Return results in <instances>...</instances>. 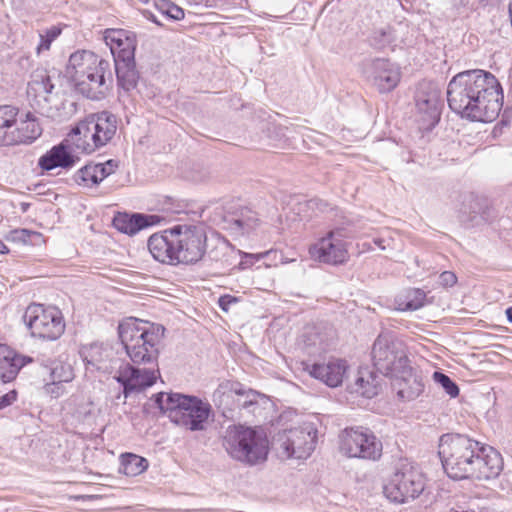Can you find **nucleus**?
<instances>
[{
  "mask_svg": "<svg viewBox=\"0 0 512 512\" xmlns=\"http://www.w3.org/2000/svg\"><path fill=\"white\" fill-rule=\"evenodd\" d=\"M96 133L93 131L87 117L81 120L67 136L74 149L85 154H91L100 148L96 141Z\"/></svg>",
  "mask_w": 512,
  "mask_h": 512,
  "instance_id": "5701e85b",
  "label": "nucleus"
},
{
  "mask_svg": "<svg viewBox=\"0 0 512 512\" xmlns=\"http://www.w3.org/2000/svg\"><path fill=\"white\" fill-rule=\"evenodd\" d=\"M258 222L259 219L257 214L251 210L246 209L245 211L241 212L240 217L232 220L231 229L236 234L249 233L257 227Z\"/></svg>",
  "mask_w": 512,
  "mask_h": 512,
  "instance_id": "72a5a7b5",
  "label": "nucleus"
},
{
  "mask_svg": "<svg viewBox=\"0 0 512 512\" xmlns=\"http://www.w3.org/2000/svg\"><path fill=\"white\" fill-rule=\"evenodd\" d=\"M11 134L12 143L10 145L32 143L41 136L42 128L37 119L31 113H27L26 119L17 120Z\"/></svg>",
  "mask_w": 512,
  "mask_h": 512,
  "instance_id": "cd10ccee",
  "label": "nucleus"
},
{
  "mask_svg": "<svg viewBox=\"0 0 512 512\" xmlns=\"http://www.w3.org/2000/svg\"><path fill=\"white\" fill-rule=\"evenodd\" d=\"M450 109L461 117L491 122L503 105V91L497 78L484 70H467L455 75L447 87Z\"/></svg>",
  "mask_w": 512,
  "mask_h": 512,
  "instance_id": "f03ea898",
  "label": "nucleus"
},
{
  "mask_svg": "<svg viewBox=\"0 0 512 512\" xmlns=\"http://www.w3.org/2000/svg\"><path fill=\"white\" fill-rule=\"evenodd\" d=\"M458 218L467 227L482 225L490 218V207L484 199L470 195L459 208Z\"/></svg>",
  "mask_w": 512,
  "mask_h": 512,
  "instance_id": "412c9836",
  "label": "nucleus"
},
{
  "mask_svg": "<svg viewBox=\"0 0 512 512\" xmlns=\"http://www.w3.org/2000/svg\"><path fill=\"white\" fill-rule=\"evenodd\" d=\"M68 382L53 381L48 382L44 385L43 390L45 394L50 395L53 398H59L67 393L65 384Z\"/></svg>",
  "mask_w": 512,
  "mask_h": 512,
  "instance_id": "ea45409f",
  "label": "nucleus"
},
{
  "mask_svg": "<svg viewBox=\"0 0 512 512\" xmlns=\"http://www.w3.org/2000/svg\"><path fill=\"white\" fill-rule=\"evenodd\" d=\"M111 81L112 74L110 68H108L88 73L84 77L76 79L73 83L77 92L83 96L92 100H100L108 92Z\"/></svg>",
  "mask_w": 512,
  "mask_h": 512,
  "instance_id": "dca6fc26",
  "label": "nucleus"
},
{
  "mask_svg": "<svg viewBox=\"0 0 512 512\" xmlns=\"http://www.w3.org/2000/svg\"><path fill=\"white\" fill-rule=\"evenodd\" d=\"M438 454L448 477L454 480H490L503 469L499 452L460 434L443 435Z\"/></svg>",
  "mask_w": 512,
  "mask_h": 512,
  "instance_id": "7ed1b4c3",
  "label": "nucleus"
},
{
  "mask_svg": "<svg viewBox=\"0 0 512 512\" xmlns=\"http://www.w3.org/2000/svg\"><path fill=\"white\" fill-rule=\"evenodd\" d=\"M23 319L31 336L41 339L56 340L65 329L61 311L52 306L31 304L26 308Z\"/></svg>",
  "mask_w": 512,
  "mask_h": 512,
  "instance_id": "9d476101",
  "label": "nucleus"
},
{
  "mask_svg": "<svg viewBox=\"0 0 512 512\" xmlns=\"http://www.w3.org/2000/svg\"><path fill=\"white\" fill-rule=\"evenodd\" d=\"M155 402L171 422L190 431L204 430L212 414L211 405L196 396L161 392Z\"/></svg>",
  "mask_w": 512,
  "mask_h": 512,
  "instance_id": "39448f33",
  "label": "nucleus"
},
{
  "mask_svg": "<svg viewBox=\"0 0 512 512\" xmlns=\"http://www.w3.org/2000/svg\"><path fill=\"white\" fill-rule=\"evenodd\" d=\"M79 161V157L73 153V147L67 138L54 145L38 160V166L43 171H51L55 168L69 170Z\"/></svg>",
  "mask_w": 512,
  "mask_h": 512,
  "instance_id": "f3484780",
  "label": "nucleus"
},
{
  "mask_svg": "<svg viewBox=\"0 0 512 512\" xmlns=\"http://www.w3.org/2000/svg\"><path fill=\"white\" fill-rule=\"evenodd\" d=\"M91 413V410H88V412L85 413V417Z\"/></svg>",
  "mask_w": 512,
  "mask_h": 512,
  "instance_id": "4d7b16f0",
  "label": "nucleus"
},
{
  "mask_svg": "<svg viewBox=\"0 0 512 512\" xmlns=\"http://www.w3.org/2000/svg\"><path fill=\"white\" fill-rule=\"evenodd\" d=\"M161 217L141 213L119 212L113 218V226L121 233L133 236L139 231L158 224Z\"/></svg>",
  "mask_w": 512,
  "mask_h": 512,
  "instance_id": "4be33fe9",
  "label": "nucleus"
},
{
  "mask_svg": "<svg viewBox=\"0 0 512 512\" xmlns=\"http://www.w3.org/2000/svg\"><path fill=\"white\" fill-rule=\"evenodd\" d=\"M153 258L166 264H195L205 255L207 235L197 225H175L151 235L147 243Z\"/></svg>",
  "mask_w": 512,
  "mask_h": 512,
  "instance_id": "20e7f679",
  "label": "nucleus"
},
{
  "mask_svg": "<svg viewBox=\"0 0 512 512\" xmlns=\"http://www.w3.org/2000/svg\"><path fill=\"white\" fill-rule=\"evenodd\" d=\"M237 302V298L231 295H223L219 298L218 304L220 308L227 312L230 308V306Z\"/></svg>",
  "mask_w": 512,
  "mask_h": 512,
  "instance_id": "c03bdc74",
  "label": "nucleus"
},
{
  "mask_svg": "<svg viewBox=\"0 0 512 512\" xmlns=\"http://www.w3.org/2000/svg\"><path fill=\"white\" fill-rule=\"evenodd\" d=\"M40 364L49 370L50 379L60 382H72L75 373L72 365L61 359H38Z\"/></svg>",
  "mask_w": 512,
  "mask_h": 512,
  "instance_id": "c85d7f7f",
  "label": "nucleus"
},
{
  "mask_svg": "<svg viewBox=\"0 0 512 512\" xmlns=\"http://www.w3.org/2000/svg\"><path fill=\"white\" fill-rule=\"evenodd\" d=\"M439 282L444 287H451L457 282V277L451 271H444L440 274Z\"/></svg>",
  "mask_w": 512,
  "mask_h": 512,
  "instance_id": "37998d69",
  "label": "nucleus"
},
{
  "mask_svg": "<svg viewBox=\"0 0 512 512\" xmlns=\"http://www.w3.org/2000/svg\"><path fill=\"white\" fill-rule=\"evenodd\" d=\"M98 351V348H91L89 356H86L85 360L88 365L95 367L97 370L108 371L109 367L106 364L102 363L100 359L96 358V354L98 353Z\"/></svg>",
  "mask_w": 512,
  "mask_h": 512,
  "instance_id": "79ce46f5",
  "label": "nucleus"
},
{
  "mask_svg": "<svg viewBox=\"0 0 512 512\" xmlns=\"http://www.w3.org/2000/svg\"><path fill=\"white\" fill-rule=\"evenodd\" d=\"M317 429L313 423L305 422L299 427L279 432L276 444L287 458L306 459L316 446Z\"/></svg>",
  "mask_w": 512,
  "mask_h": 512,
  "instance_id": "9b49d317",
  "label": "nucleus"
},
{
  "mask_svg": "<svg viewBox=\"0 0 512 512\" xmlns=\"http://www.w3.org/2000/svg\"><path fill=\"white\" fill-rule=\"evenodd\" d=\"M118 167L119 162L113 159L104 163H90L77 171L75 179L78 184L97 185L113 174Z\"/></svg>",
  "mask_w": 512,
  "mask_h": 512,
  "instance_id": "b1692460",
  "label": "nucleus"
},
{
  "mask_svg": "<svg viewBox=\"0 0 512 512\" xmlns=\"http://www.w3.org/2000/svg\"><path fill=\"white\" fill-rule=\"evenodd\" d=\"M426 294L421 289H409L397 298L398 309L415 311L424 305Z\"/></svg>",
  "mask_w": 512,
  "mask_h": 512,
  "instance_id": "2f4dec72",
  "label": "nucleus"
},
{
  "mask_svg": "<svg viewBox=\"0 0 512 512\" xmlns=\"http://www.w3.org/2000/svg\"><path fill=\"white\" fill-rule=\"evenodd\" d=\"M104 40L110 47L114 61L122 59L130 61L135 57L137 41L133 32L124 29H107Z\"/></svg>",
  "mask_w": 512,
  "mask_h": 512,
  "instance_id": "a211bd4d",
  "label": "nucleus"
},
{
  "mask_svg": "<svg viewBox=\"0 0 512 512\" xmlns=\"http://www.w3.org/2000/svg\"><path fill=\"white\" fill-rule=\"evenodd\" d=\"M371 249H372V247L370 244H366V243L363 244V250H371Z\"/></svg>",
  "mask_w": 512,
  "mask_h": 512,
  "instance_id": "864d4df0",
  "label": "nucleus"
},
{
  "mask_svg": "<svg viewBox=\"0 0 512 512\" xmlns=\"http://www.w3.org/2000/svg\"><path fill=\"white\" fill-rule=\"evenodd\" d=\"M372 374L367 373V378L359 372L355 378V383L349 387L352 393H357L365 398H372L378 393V386L374 383Z\"/></svg>",
  "mask_w": 512,
  "mask_h": 512,
  "instance_id": "473e14b6",
  "label": "nucleus"
},
{
  "mask_svg": "<svg viewBox=\"0 0 512 512\" xmlns=\"http://www.w3.org/2000/svg\"><path fill=\"white\" fill-rule=\"evenodd\" d=\"M507 319L510 323H512V308H508L506 310Z\"/></svg>",
  "mask_w": 512,
  "mask_h": 512,
  "instance_id": "09e8293b",
  "label": "nucleus"
},
{
  "mask_svg": "<svg viewBox=\"0 0 512 512\" xmlns=\"http://www.w3.org/2000/svg\"><path fill=\"white\" fill-rule=\"evenodd\" d=\"M119 338L130 360L136 364H149L151 367L139 368L122 362L114 379L123 387L124 398L135 391L152 386L158 376L159 344L164 328L136 318L122 321L118 327Z\"/></svg>",
  "mask_w": 512,
  "mask_h": 512,
  "instance_id": "f257e3e1",
  "label": "nucleus"
},
{
  "mask_svg": "<svg viewBox=\"0 0 512 512\" xmlns=\"http://www.w3.org/2000/svg\"><path fill=\"white\" fill-rule=\"evenodd\" d=\"M18 108L12 105H0V145L12 143L11 132L17 123Z\"/></svg>",
  "mask_w": 512,
  "mask_h": 512,
  "instance_id": "c756f323",
  "label": "nucleus"
},
{
  "mask_svg": "<svg viewBox=\"0 0 512 512\" xmlns=\"http://www.w3.org/2000/svg\"><path fill=\"white\" fill-rule=\"evenodd\" d=\"M149 19L154 22L155 24L161 26L162 24L157 20V18L154 16V15H151V17H149Z\"/></svg>",
  "mask_w": 512,
  "mask_h": 512,
  "instance_id": "8fccbe9b",
  "label": "nucleus"
},
{
  "mask_svg": "<svg viewBox=\"0 0 512 512\" xmlns=\"http://www.w3.org/2000/svg\"><path fill=\"white\" fill-rule=\"evenodd\" d=\"M342 228L329 231L309 248L311 257L319 262L330 265H341L348 261V243Z\"/></svg>",
  "mask_w": 512,
  "mask_h": 512,
  "instance_id": "f8f14e48",
  "label": "nucleus"
},
{
  "mask_svg": "<svg viewBox=\"0 0 512 512\" xmlns=\"http://www.w3.org/2000/svg\"><path fill=\"white\" fill-rule=\"evenodd\" d=\"M309 374L322 381L329 387H337L342 384L347 375L348 365L342 359H330L324 363H314L307 366Z\"/></svg>",
  "mask_w": 512,
  "mask_h": 512,
  "instance_id": "6ab92c4d",
  "label": "nucleus"
},
{
  "mask_svg": "<svg viewBox=\"0 0 512 512\" xmlns=\"http://www.w3.org/2000/svg\"><path fill=\"white\" fill-rule=\"evenodd\" d=\"M415 101L417 110L425 114L429 120L436 121L439 118L440 90L435 83L421 82L416 92Z\"/></svg>",
  "mask_w": 512,
  "mask_h": 512,
  "instance_id": "aec40b11",
  "label": "nucleus"
},
{
  "mask_svg": "<svg viewBox=\"0 0 512 512\" xmlns=\"http://www.w3.org/2000/svg\"><path fill=\"white\" fill-rule=\"evenodd\" d=\"M30 235H31V232L26 230V229H20V230L13 231L14 239H19V240H22L24 242H26L28 240Z\"/></svg>",
  "mask_w": 512,
  "mask_h": 512,
  "instance_id": "49530a36",
  "label": "nucleus"
},
{
  "mask_svg": "<svg viewBox=\"0 0 512 512\" xmlns=\"http://www.w3.org/2000/svg\"><path fill=\"white\" fill-rule=\"evenodd\" d=\"M28 204L23 203L22 204V210L25 212L27 210Z\"/></svg>",
  "mask_w": 512,
  "mask_h": 512,
  "instance_id": "5fc2aeb1",
  "label": "nucleus"
},
{
  "mask_svg": "<svg viewBox=\"0 0 512 512\" xmlns=\"http://www.w3.org/2000/svg\"><path fill=\"white\" fill-rule=\"evenodd\" d=\"M339 450L349 458L378 460L382 455V443L368 428H345L339 435Z\"/></svg>",
  "mask_w": 512,
  "mask_h": 512,
  "instance_id": "1a4fd4ad",
  "label": "nucleus"
},
{
  "mask_svg": "<svg viewBox=\"0 0 512 512\" xmlns=\"http://www.w3.org/2000/svg\"><path fill=\"white\" fill-rule=\"evenodd\" d=\"M468 2H469V0H461L462 5H466V4H468Z\"/></svg>",
  "mask_w": 512,
  "mask_h": 512,
  "instance_id": "6e6d98bb",
  "label": "nucleus"
},
{
  "mask_svg": "<svg viewBox=\"0 0 512 512\" xmlns=\"http://www.w3.org/2000/svg\"><path fill=\"white\" fill-rule=\"evenodd\" d=\"M226 387H227V385H223V384H221V385L219 386L218 390L216 391V393L221 392L222 390L226 389Z\"/></svg>",
  "mask_w": 512,
  "mask_h": 512,
  "instance_id": "603ef678",
  "label": "nucleus"
},
{
  "mask_svg": "<svg viewBox=\"0 0 512 512\" xmlns=\"http://www.w3.org/2000/svg\"><path fill=\"white\" fill-rule=\"evenodd\" d=\"M364 75L381 93H387L396 88L400 82L401 73L397 65L387 59H374L365 64Z\"/></svg>",
  "mask_w": 512,
  "mask_h": 512,
  "instance_id": "ddd939ff",
  "label": "nucleus"
},
{
  "mask_svg": "<svg viewBox=\"0 0 512 512\" xmlns=\"http://www.w3.org/2000/svg\"><path fill=\"white\" fill-rule=\"evenodd\" d=\"M29 362H32L31 358L18 355L7 345L0 344V379L3 383L14 380L19 370Z\"/></svg>",
  "mask_w": 512,
  "mask_h": 512,
  "instance_id": "bb28decb",
  "label": "nucleus"
},
{
  "mask_svg": "<svg viewBox=\"0 0 512 512\" xmlns=\"http://www.w3.org/2000/svg\"><path fill=\"white\" fill-rule=\"evenodd\" d=\"M60 30L57 28L49 29L46 34H40V42L36 48L38 54L50 49L51 43L59 36Z\"/></svg>",
  "mask_w": 512,
  "mask_h": 512,
  "instance_id": "58836bf2",
  "label": "nucleus"
},
{
  "mask_svg": "<svg viewBox=\"0 0 512 512\" xmlns=\"http://www.w3.org/2000/svg\"><path fill=\"white\" fill-rule=\"evenodd\" d=\"M110 68L109 61L99 58L94 52L89 50H77L69 57L66 66V75L75 81L88 73H92L98 69Z\"/></svg>",
  "mask_w": 512,
  "mask_h": 512,
  "instance_id": "2eb2a0df",
  "label": "nucleus"
},
{
  "mask_svg": "<svg viewBox=\"0 0 512 512\" xmlns=\"http://www.w3.org/2000/svg\"><path fill=\"white\" fill-rule=\"evenodd\" d=\"M53 89L54 83L46 70L37 69L32 73L27 87L28 96L34 99L41 114L56 119L60 117V113L47 105L48 96L52 94Z\"/></svg>",
  "mask_w": 512,
  "mask_h": 512,
  "instance_id": "4468645a",
  "label": "nucleus"
},
{
  "mask_svg": "<svg viewBox=\"0 0 512 512\" xmlns=\"http://www.w3.org/2000/svg\"><path fill=\"white\" fill-rule=\"evenodd\" d=\"M371 355L374 367L387 377L409 372L410 361L404 344L389 333L376 338Z\"/></svg>",
  "mask_w": 512,
  "mask_h": 512,
  "instance_id": "0eeeda50",
  "label": "nucleus"
},
{
  "mask_svg": "<svg viewBox=\"0 0 512 512\" xmlns=\"http://www.w3.org/2000/svg\"><path fill=\"white\" fill-rule=\"evenodd\" d=\"M16 400V392L11 391L0 397V410L11 405Z\"/></svg>",
  "mask_w": 512,
  "mask_h": 512,
  "instance_id": "a18cd8bd",
  "label": "nucleus"
},
{
  "mask_svg": "<svg viewBox=\"0 0 512 512\" xmlns=\"http://www.w3.org/2000/svg\"><path fill=\"white\" fill-rule=\"evenodd\" d=\"M117 81L124 90L130 91L135 88L138 81V73L135 69V57L133 60L114 61Z\"/></svg>",
  "mask_w": 512,
  "mask_h": 512,
  "instance_id": "7c9ffc66",
  "label": "nucleus"
},
{
  "mask_svg": "<svg viewBox=\"0 0 512 512\" xmlns=\"http://www.w3.org/2000/svg\"><path fill=\"white\" fill-rule=\"evenodd\" d=\"M374 38L379 40V44L384 46L395 41L394 31L390 27L381 28L374 33Z\"/></svg>",
  "mask_w": 512,
  "mask_h": 512,
  "instance_id": "a19ab883",
  "label": "nucleus"
},
{
  "mask_svg": "<svg viewBox=\"0 0 512 512\" xmlns=\"http://www.w3.org/2000/svg\"><path fill=\"white\" fill-rule=\"evenodd\" d=\"M231 390L235 392L239 396L237 402L238 406L248 410L249 412L254 413L256 408L259 406L258 399L261 397V394L249 389L244 390L242 388H234L232 387Z\"/></svg>",
  "mask_w": 512,
  "mask_h": 512,
  "instance_id": "f704fd0d",
  "label": "nucleus"
},
{
  "mask_svg": "<svg viewBox=\"0 0 512 512\" xmlns=\"http://www.w3.org/2000/svg\"><path fill=\"white\" fill-rule=\"evenodd\" d=\"M433 379L435 380L436 383L441 385V387L445 390V392L450 397L454 398V397L458 396L459 388L456 385V383L454 381H452V379L448 375H446L442 372H434Z\"/></svg>",
  "mask_w": 512,
  "mask_h": 512,
  "instance_id": "4c0bfd02",
  "label": "nucleus"
},
{
  "mask_svg": "<svg viewBox=\"0 0 512 512\" xmlns=\"http://www.w3.org/2000/svg\"><path fill=\"white\" fill-rule=\"evenodd\" d=\"M87 119L96 133L95 139L100 148L107 145L116 134L117 117L108 111H102L87 116Z\"/></svg>",
  "mask_w": 512,
  "mask_h": 512,
  "instance_id": "a878e982",
  "label": "nucleus"
},
{
  "mask_svg": "<svg viewBox=\"0 0 512 512\" xmlns=\"http://www.w3.org/2000/svg\"><path fill=\"white\" fill-rule=\"evenodd\" d=\"M5 249H7L5 244L3 243L2 240H0V253H5L6 252Z\"/></svg>",
  "mask_w": 512,
  "mask_h": 512,
  "instance_id": "3c124183",
  "label": "nucleus"
},
{
  "mask_svg": "<svg viewBox=\"0 0 512 512\" xmlns=\"http://www.w3.org/2000/svg\"><path fill=\"white\" fill-rule=\"evenodd\" d=\"M156 7L163 15L172 20H182L185 16L184 10L169 0H160Z\"/></svg>",
  "mask_w": 512,
  "mask_h": 512,
  "instance_id": "e433bc0d",
  "label": "nucleus"
},
{
  "mask_svg": "<svg viewBox=\"0 0 512 512\" xmlns=\"http://www.w3.org/2000/svg\"><path fill=\"white\" fill-rule=\"evenodd\" d=\"M223 446L233 459L250 466L264 462L269 452V442L263 430L243 425L227 428Z\"/></svg>",
  "mask_w": 512,
  "mask_h": 512,
  "instance_id": "423d86ee",
  "label": "nucleus"
},
{
  "mask_svg": "<svg viewBox=\"0 0 512 512\" xmlns=\"http://www.w3.org/2000/svg\"><path fill=\"white\" fill-rule=\"evenodd\" d=\"M424 488V476L419 468L408 460H401L384 486V494L393 502L405 503L419 497Z\"/></svg>",
  "mask_w": 512,
  "mask_h": 512,
  "instance_id": "6e6552de",
  "label": "nucleus"
},
{
  "mask_svg": "<svg viewBox=\"0 0 512 512\" xmlns=\"http://www.w3.org/2000/svg\"><path fill=\"white\" fill-rule=\"evenodd\" d=\"M392 379L393 389L402 401H412L419 397L424 390L421 377L414 373L411 366L409 367V372L400 373Z\"/></svg>",
  "mask_w": 512,
  "mask_h": 512,
  "instance_id": "393cba45",
  "label": "nucleus"
},
{
  "mask_svg": "<svg viewBox=\"0 0 512 512\" xmlns=\"http://www.w3.org/2000/svg\"><path fill=\"white\" fill-rule=\"evenodd\" d=\"M374 244L377 245L381 250H385L386 246L384 245L385 240L382 238H375L373 240Z\"/></svg>",
  "mask_w": 512,
  "mask_h": 512,
  "instance_id": "de8ad7c7",
  "label": "nucleus"
},
{
  "mask_svg": "<svg viewBox=\"0 0 512 512\" xmlns=\"http://www.w3.org/2000/svg\"><path fill=\"white\" fill-rule=\"evenodd\" d=\"M147 460L135 454H127L122 461V471L127 476H136L146 470Z\"/></svg>",
  "mask_w": 512,
  "mask_h": 512,
  "instance_id": "c9c22d12",
  "label": "nucleus"
}]
</instances>
